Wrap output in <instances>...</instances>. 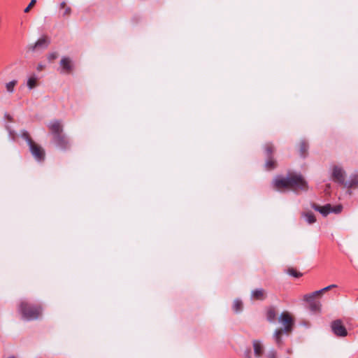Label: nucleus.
I'll use <instances>...</instances> for the list:
<instances>
[{
    "label": "nucleus",
    "instance_id": "1",
    "mask_svg": "<svg viewBox=\"0 0 358 358\" xmlns=\"http://www.w3.org/2000/svg\"><path fill=\"white\" fill-rule=\"evenodd\" d=\"M273 185L278 190L291 189L294 192L306 191L308 187L303 177L297 173H289L286 177L278 176L274 178Z\"/></svg>",
    "mask_w": 358,
    "mask_h": 358
},
{
    "label": "nucleus",
    "instance_id": "2",
    "mask_svg": "<svg viewBox=\"0 0 358 358\" xmlns=\"http://www.w3.org/2000/svg\"><path fill=\"white\" fill-rule=\"evenodd\" d=\"M19 310L23 319L28 321L38 319L42 313L41 306L31 305L26 301L21 302Z\"/></svg>",
    "mask_w": 358,
    "mask_h": 358
},
{
    "label": "nucleus",
    "instance_id": "3",
    "mask_svg": "<svg viewBox=\"0 0 358 358\" xmlns=\"http://www.w3.org/2000/svg\"><path fill=\"white\" fill-rule=\"evenodd\" d=\"M279 322L283 325V331L288 333L292 330V326L294 324V320L291 315L287 312H282L279 318Z\"/></svg>",
    "mask_w": 358,
    "mask_h": 358
},
{
    "label": "nucleus",
    "instance_id": "4",
    "mask_svg": "<svg viewBox=\"0 0 358 358\" xmlns=\"http://www.w3.org/2000/svg\"><path fill=\"white\" fill-rule=\"evenodd\" d=\"M331 328L333 333L339 337H345L348 335V331L341 320H336L331 322Z\"/></svg>",
    "mask_w": 358,
    "mask_h": 358
},
{
    "label": "nucleus",
    "instance_id": "5",
    "mask_svg": "<svg viewBox=\"0 0 358 358\" xmlns=\"http://www.w3.org/2000/svg\"><path fill=\"white\" fill-rule=\"evenodd\" d=\"M331 178L334 182L345 186V172L341 167L334 166L332 168Z\"/></svg>",
    "mask_w": 358,
    "mask_h": 358
},
{
    "label": "nucleus",
    "instance_id": "6",
    "mask_svg": "<svg viewBox=\"0 0 358 358\" xmlns=\"http://www.w3.org/2000/svg\"><path fill=\"white\" fill-rule=\"evenodd\" d=\"M29 150L34 157V159L38 162H42L45 159V152L44 150L39 145H36L34 142L29 145Z\"/></svg>",
    "mask_w": 358,
    "mask_h": 358
},
{
    "label": "nucleus",
    "instance_id": "7",
    "mask_svg": "<svg viewBox=\"0 0 358 358\" xmlns=\"http://www.w3.org/2000/svg\"><path fill=\"white\" fill-rule=\"evenodd\" d=\"M50 43V40L46 37L43 36L40 38L34 44H30L27 46V48L30 51H35L38 49H45Z\"/></svg>",
    "mask_w": 358,
    "mask_h": 358
},
{
    "label": "nucleus",
    "instance_id": "8",
    "mask_svg": "<svg viewBox=\"0 0 358 358\" xmlns=\"http://www.w3.org/2000/svg\"><path fill=\"white\" fill-rule=\"evenodd\" d=\"M61 73H69L73 69L72 60L69 57H63L59 62Z\"/></svg>",
    "mask_w": 358,
    "mask_h": 358
},
{
    "label": "nucleus",
    "instance_id": "9",
    "mask_svg": "<svg viewBox=\"0 0 358 358\" xmlns=\"http://www.w3.org/2000/svg\"><path fill=\"white\" fill-rule=\"evenodd\" d=\"M315 296L308 297V294L303 297L304 301L309 303L310 309L313 312H320L321 310V303L315 300Z\"/></svg>",
    "mask_w": 358,
    "mask_h": 358
},
{
    "label": "nucleus",
    "instance_id": "10",
    "mask_svg": "<svg viewBox=\"0 0 358 358\" xmlns=\"http://www.w3.org/2000/svg\"><path fill=\"white\" fill-rule=\"evenodd\" d=\"M265 152L268 157H271V155L273 152V145L271 143H267L265 145ZM265 166L268 169H273L275 167V162L269 158L266 160Z\"/></svg>",
    "mask_w": 358,
    "mask_h": 358
},
{
    "label": "nucleus",
    "instance_id": "11",
    "mask_svg": "<svg viewBox=\"0 0 358 358\" xmlns=\"http://www.w3.org/2000/svg\"><path fill=\"white\" fill-rule=\"evenodd\" d=\"M54 142L56 145L61 149H66L68 148L69 141L66 136L59 134L54 136Z\"/></svg>",
    "mask_w": 358,
    "mask_h": 358
},
{
    "label": "nucleus",
    "instance_id": "12",
    "mask_svg": "<svg viewBox=\"0 0 358 358\" xmlns=\"http://www.w3.org/2000/svg\"><path fill=\"white\" fill-rule=\"evenodd\" d=\"M49 128L54 134V136L61 134L62 126L58 120H53L49 124Z\"/></svg>",
    "mask_w": 358,
    "mask_h": 358
},
{
    "label": "nucleus",
    "instance_id": "13",
    "mask_svg": "<svg viewBox=\"0 0 358 358\" xmlns=\"http://www.w3.org/2000/svg\"><path fill=\"white\" fill-rule=\"evenodd\" d=\"M312 208L315 210L320 212L323 216H327L329 213H331V205L326 204L323 206H320L315 203L311 204Z\"/></svg>",
    "mask_w": 358,
    "mask_h": 358
},
{
    "label": "nucleus",
    "instance_id": "14",
    "mask_svg": "<svg viewBox=\"0 0 358 358\" xmlns=\"http://www.w3.org/2000/svg\"><path fill=\"white\" fill-rule=\"evenodd\" d=\"M253 348H254V353L256 357H260L264 351L263 345L260 341L255 340L253 341Z\"/></svg>",
    "mask_w": 358,
    "mask_h": 358
},
{
    "label": "nucleus",
    "instance_id": "15",
    "mask_svg": "<svg viewBox=\"0 0 358 358\" xmlns=\"http://www.w3.org/2000/svg\"><path fill=\"white\" fill-rule=\"evenodd\" d=\"M251 297L257 300H263L265 298V292L262 288L256 289L252 292Z\"/></svg>",
    "mask_w": 358,
    "mask_h": 358
},
{
    "label": "nucleus",
    "instance_id": "16",
    "mask_svg": "<svg viewBox=\"0 0 358 358\" xmlns=\"http://www.w3.org/2000/svg\"><path fill=\"white\" fill-rule=\"evenodd\" d=\"M356 185H358V173L351 175L350 179L345 183V187L348 188H350Z\"/></svg>",
    "mask_w": 358,
    "mask_h": 358
},
{
    "label": "nucleus",
    "instance_id": "17",
    "mask_svg": "<svg viewBox=\"0 0 358 358\" xmlns=\"http://www.w3.org/2000/svg\"><path fill=\"white\" fill-rule=\"evenodd\" d=\"M301 217L308 224H312L316 222L315 215L312 212H303L301 213Z\"/></svg>",
    "mask_w": 358,
    "mask_h": 358
},
{
    "label": "nucleus",
    "instance_id": "18",
    "mask_svg": "<svg viewBox=\"0 0 358 358\" xmlns=\"http://www.w3.org/2000/svg\"><path fill=\"white\" fill-rule=\"evenodd\" d=\"M266 318L271 323H274L276 320V312L273 307L269 308L266 311Z\"/></svg>",
    "mask_w": 358,
    "mask_h": 358
},
{
    "label": "nucleus",
    "instance_id": "19",
    "mask_svg": "<svg viewBox=\"0 0 358 358\" xmlns=\"http://www.w3.org/2000/svg\"><path fill=\"white\" fill-rule=\"evenodd\" d=\"M38 77L35 74L31 75L28 78L27 82V86L29 90H32L37 85Z\"/></svg>",
    "mask_w": 358,
    "mask_h": 358
},
{
    "label": "nucleus",
    "instance_id": "20",
    "mask_svg": "<svg viewBox=\"0 0 358 358\" xmlns=\"http://www.w3.org/2000/svg\"><path fill=\"white\" fill-rule=\"evenodd\" d=\"M336 285H330L326 287H324L320 290H317V291H315V292H313L312 293H310L308 294V297L309 298H311L312 296H317V295L326 292V291H328L329 289H331V288L333 287H336Z\"/></svg>",
    "mask_w": 358,
    "mask_h": 358
},
{
    "label": "nucleus",
    "instance_id": "21",
    "mask_svg": "<svg viewBox=\"0 0 358 358\" xmlns=\"http://www.w3.org/2000/svg\"><path fill=\"white\" fill-rule=\"evenodd\" d=\"M282 332L284 331L282 329H276L273 334V338L278 345H280L282 343L281 335Z\"/></svg>",
    "mask_w": 358,
    "mask_h": 358
},
{
    "label": "nucleus",
    "instance_id": "22",
    "mask_svg": "<svg viewBox=\"0 0 358 358\" xmlns=\"http://www.w3.org/2000/svg\"><path fill=\"white\" fill-rule=\"evenodd\" d=\"M242 307H243V303H242L241 300H240L238 299H235L233 303V310L236 313H238V312L241 311Z\"/></svg>",
    "mask_w": 358,
    "mask_h": 358
},
{
    "label": "nucleus",
    "instance_id": "23",
    "mask_svg": "<svg viewBox=\"0 0 358 358\" xmlns=\"http://www.w3.org/2000/svg\"><path fill=\"white\" fill-rule=\"evenodd\" d=\"M20 136L23 139L26 141L28 145L34 142L29 137V134L26 130L22 131L20 133Z\"/></svg>",
    "mask_w": 358,
    "mask_h": 358
},
{
    "label": "nucleus",
    "instance_id": "24",
    "mask_svg": "<svg viewBox=\"0 0 358 358\" xmlns=\"http://www.w3.org/2000/svg\"><path fill=\"white\" fill-rule=\"evenodd\" d=\"M16 84H17V80H11L10 82L6 83V90L10 93L13 92L14 91V87L15 86Z\"/></svg>",
    "mask_w": 358,
    "mask_h": 358
},
{
    "label": "nucleus",
    "instance_id": "25",
    "mask_svg": "<svg viewBox=\"0 0 358 358\" xmlns=\"http://www.w3.org/2000/svg\"><path fill=\"white\" fill-rule=\"evenodd\" d=\"M287 273L289 275H290L293 277H295V278H299L302 275V273H301L300 272H298L297 271H296L294 268H289L287 271Z\"/></svg>",
    "mask_w": 358,
    "mask_h": 358
},
{
    "label": "nucleus",
    "instance_id": "26",
    "mask_svg": "<svg viewBox=\"0 0 358 358\" xmlns=\"http://www.w3.org/2000/svg\"><path fill=\"white\" fill-rule=\"evenodd\" d=\"M307 149H308L307 143L304 141H301V148H300L301 156L304 157L305 152H306Z\"/></svg>",
    "mask_w": 358,
    "mask_h": 358
},
{
    "label": "nucleus",
    "instance_id": "27",
    "mask_svg": "<svg viewBox=\"0 0 358 358\" xmlns=\"http://www.w3.org/2000/svg\"><path fill=\"white\" fill-rule=\"evenodd\" d=\"M342 208H343V207L341 205H338L336 206H331V213H339L341 212Z\"/></svg>",
    "mask_w": 358,
    "mask_h": 358
},
{
    "label": "nucleus",
    "instance_id": "28",
    "mask_svg": "<svg viewBox=\"0 0 358 358\" xmlns=\"http://www.w3.org/2000/svg\"><path fill=\"white\" fill-rule=\"evenodd\" d=\"M36 3V0H31L29 5L24 8V12L28 13L30 10L31 8L33 7Z\"/></svg>",
    "mask_w": 358,
    "mask_h": 358
},
{
    "label": "nucleus",
    "instance_id": "29",
    "mask_svg": "<svg viewBox=\"0 0 358 358\" xmlns=\"http://www.w3.org/2000/svg\"><path fill=\"white\" fill-rule=\"evenodd\" d=\"M71 13V9L70 7H66L65 8H64V12L62 13V15L63 16H66V15H70Z\"/></svg>",
    "mask_w": 358,
    "mask_h": 358
},
{
    "label": "nucleus",
    "instance_id": "30",
    "mask_svg": "<svg viewBox=\"0 0 358 358\" xmlns=\"http://www.w3.org/2000/svg\"><path fill=\"white\" fill-rule=\"evenodd\" d=\"M7 130L8 131V134H9V136L10 138L14 141L15 140V131H12L11 129H10L8 127H7Z\"/></svg>",
    "mask_w": 358,
    "mask_h": 358
},
{
    "label": "nucleus",
    "instance_id": "31",
    "mask_svg": "<svg viewBox=\"0 0 358 358\" xmlns=\"http://www.w3.org/2000/svg\"><path fill=\"white\" fill-rule=\"evenodd\" d=\"M268 358H276V352L275 350H270L268 353Z\"/></svg>",
    "mask_w": 358,
    "mask_h": 358
},
{
    "label": "nucleus",
    "instance_id": "32",
    "mask_svg": "<svg viewBox=\"0 0 358 358\" xmlns=\"http://www.w3.org/2000/svg\"><path fill=\"white\" fill-rule=\"evenodd\" d=\"M57 57V54L56 52H52L50 54H49L48 55V59L50 60H52V59H55Z\"/></svg>",
    "mask_w": 358,
    "mask_h": 358
},
{
    "label": "nucleus",
    "instance_id": "33",
    "mask_svg": "<svg viewBox=\"0 0 358 358\" xmlns=\"http://www.w3.org/2000/svg\"><path fill=\"white\" fill-rule=\"evenodd\" d=\"M44 66L41 64H39L38 66H37V70L38 71H41L43 69Z\"/></svg>",
    "mask_w": 358,
    "mask_h": 358
},
{
    "label": "nucleus",
    "instance_id": "34",
    "mask_svg": "<svg viewBox=\"0 0 358 358\" xmlns=\"http://www.w3.org/2000/svg\"><path fill=\"white\" fill-rule=\"evenodd\" d=\"M66 7V3H65L64 1H63V2H62V3H60V8H61V9H64V8H65Z\"/></svg>",
    "mask_w": 358,
    "mask_h": 358
},
{
    "label": "nucleus",
    "instance_id": "35",
    "mask_svg": "<svg viewBox=\"0 0 358 358\" xmlns=\"http://www.w3.org/2000/svg\"><path fill=\"white\" fill-rule=\"evenodd\" d=\"M246 358H251L249 354L246 355Z\"/></svg>",
    "mask_w": 358,
    "mask_h": 358
},
{
    "label": "nucleus",
    "instance_id": "36",
    "mask_svg": "<svg viewBox=\"0 0 358 358\" xmlns=\"http://www.w3.org/2000/svg\"><path fill=\"white\" fill-rule=\"evenodd\" d=\"M7 117L8 120H11V117L8 115H7Z\"/></svg>",
    "mask_w": 358,
    "mask_h": 358
},
{
    "label": "nucleus",
    "instance_id": "37",
    "mask_svg": "<svg viewBox=\"0 0 358 358\" xmlns=\"http://www.w3.org/2000/svg\"><path fill=\"white\" fill-rule=\"evenodd\" d=\"M8 358H14V357H8Z\"/></svg>",
    "mask_w": 358,
    "mask_h": 358
},
{
    "label": "nucleus",
    "instance_id": "38",
    "mask_svg": "<svg viewBox=\"0 0 358 358\" xmlns=\"http://www.w3.org/2000/svg\"><path fill=\"white\" fill-rule=\"evenodd\" d=\"M287 358H289V357H287Z\"/></svg>",
    "mask_w": 358,
    "mask_h": 358
}]
</instances>
